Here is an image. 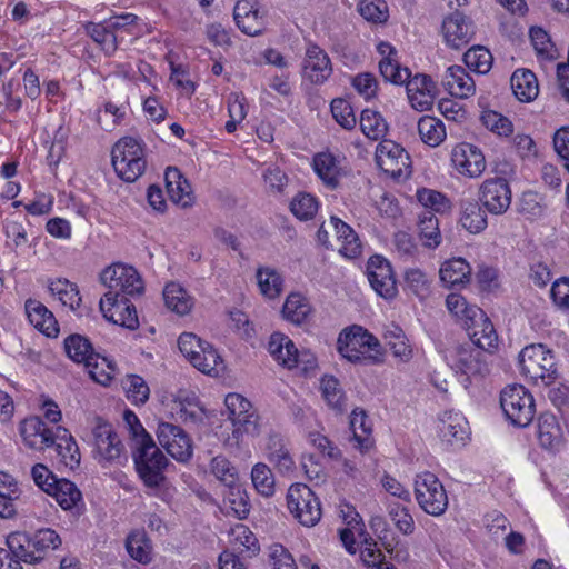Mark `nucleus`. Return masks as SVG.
I'll return each instance as SVG.
<instances>
[{
    "label": "nucleus",
    "instance_id": "603ef678",
    "mask_svg": "<svg viewBox=\"0 0 569 569\" xmlns=\"http://www.w3.org/2000/svg\"><path fill=\"white\" fill-rule=\"evenodd\" d=\"M320 389L323 399L332 409L341 412L345 410L346 396L340 388L339 380L333 376H325L320 381Z\"/></svg>",
    "mask_w": 569,
    "mask_h": 569
},
{
    "label": "nucleus",
    "instance_id": "4d7b16f0",
    "mask_svg": "<svg viewBox=\"0 0 569 569\" xmlns=\"http://www.w3.org/2000/svg\"><path fill=\"white\" fill-rule=\"evenodd\" d=\"M379 71L387 82L397 86L405 84L411 76L408 68H401L398 57L381 59L379 61Z\"/></svg>",
    "mask_w": 569,
    "mask_h": 569
},
{
    "label": "nucleus",
    "instance_id": "9b49d317",
    "mask_svg": "<svg viewBox=\"0 0 569 569\" xmlns=\"http://www.w3.org/2000/svg\"><path fill=\"white\" fill-rule=\"evenodd\" d=\"M96 458L101 461L111 462L120 459L124 447L113 430L112 426L100 417L96 418L92 429Z\"/></svg>",
    "mask_w": 569,
    "mask_h": 569
},
{
    "label": "nucleus",
    "instance_id": "49530a36",
    "mask_svg": "<svg viewBox=\"0 0 569 569\" xmlns=\"http://www.w3.org/2000/svg\"><path fill=\"white\" fill-rule=\"evenodd\" d=\"M49 290L53 296L58 297L63 306L69 307L71 310H76L80 306L81 297L76 283L67 279H57L49 283Z\"/></svg>",
    "mask_w": 569,
    "mask_h": 569
},
{
    "label": "nucleus",
    "instance_id": "bb28decb",
    "mask_svg": "<svg viewBox=\"0 0 569 569\" xmlns=\"http://www.w3.org/2000/svg\"><path fill=\"white\" fill-rule=\"evenodd\" d=\"M268 350L276 361L288 369L298 365V349L291 339L280 332L271 335Z\"/></svg>",
    "mask_w": 569,
    "mask_h": 569
},
{
    "label": "nucleus",
    "instance_id": "20e7f679",
    "mask_svg": "<svg viewBox=\"0 0 569 569\" xmlns=\"http://www.w3.org/2000/svg\"><path fill=\"white\" fill-rule=\"evenodd\" d=\"M111 161L120 179L134 182L147 166L142 142L132 137L121 138L112 148Z\"/></svg>",
    "mask_w": 569,
    "mask_h": 569
},
{
    "label": "nucleus",
    "instance_id": "c9c22d12",
    "mask_svg": "<svg viewBox=\"0 0 569 569\" xmlns=\"http://www.w3.org/2000/svg\"><path fill=\"white\" fill-rule=\"evenodd\" d=\"M467 326L469 329L472 330L469 333L471 343L479 347L486 352L489 349L496 347L498 337L493 328V325L485 313L482 318H477L475 323L468 322Z\"/></svg>",
    "mask_w": 569,
    "mask_h": 569
},
{
    "label": "nucleus",
    "instance_id": "79ce46f5",
    "mask_svg": "<svg viewBox=\"0 0 569 569\" xmlns=\"http://www.w3.org/2000/svg\"><path fill=\"white\" fill-rule=\"evenodd\" d=\"M163 300L168 309L180 316L187 315L192 307L191 299L187 291L174 282L164 287Z\"/></svg>",
    "mask_w": 569,
    "mask_h": 569
},
{
    "label": "nucleus",
    "instance_id": "f704fd0d",
    "mask_svg": "<svg viewBox=\"0 0 569 569\" xmlns=\"http://www.w3.org/2000/svg\"><path fill=\"white\" fill-rule=\"evenodd\" d=\"M268 459L281 473L291 472L295 468L293 458L284 442V440L278 436L272 435L269 437L267 443Z\"/></svg>",
    "mask_w": 569,
    "mask_h": 569
},
{
    "label": "nucleus",
    "instance_id": "37998d69",
    "mask_svg": "<svg viewBox=\"0 0 569 569\" xmlns=\"http://www.w3.org/2000/svg\"><path fill=\"white\" fill-rule=\"evenodd\" d=\"M383 337L396 358H399L403 362L411 359L412 350L407 342L403 330L399 326L395 323L388 326Z\"/></svg>",
    "mask_w": 569,
    "mask_h": 569
},
{
    "label": "nucleus",
    "instance_id": "6e6d98bb",
    "mask_svg": "<svg viewBox=\"0 0 569 569\" xmlns=\"http://www.w3.org/2000/svg\"><path fill=\"white\" fill-rule=\"evenodd\" d=\"M29 540L36 555L43 557L48 550H56L62 543L60 536L51 528L37 530L32 536L29 535Z\"/></svg>",
    "mask_w": 569,
    "mask_h": 569
},
{
    "label": "nucleus",
    "instance_id": "5701e85b",
    "mask_svg": "<svg viewBox=\"0 0 569 569\" xmlns=\"http://www.w3.org/2000/svg\"><path fill=\"white\" fill-rule=\"evenodd\" d=\"M137 17L133 14H123L114 17L103 23H88L86 32L88 36H108L114 33H141L136 23Z\"/></svg>",
    "mask_w": 569,
    "mask_h": 569
},
{
    "label": "nucleus",
    "instance_id": "de8ad7c7",
    "mask_svg": "<svg viewBox=\"0 0 569 569\" xmlns=\"http://www.w3.org/2000/svg\"><path fill=\"white\" fill-rule=\"evenodd\" d=\"M311 307L300 293H291L288 296L283 308V317L295 325H301L310 315Z\"/></svg>",
    "mask_w": 569,
    "mask_h": 569
},
{
    "label": "nucleus",
    "instance_id": "1a4fd4ad",
    "mask_svg": "<svg viewBox=\"0 0 569 569\" xmlns=\"http://www.w3.org/2000/svg\"><path fill=\"white\" fill-rule=\"evenodd\" d=\"M415 495L420 508L431 515L441 516L448 507V497L440 480L431 472L416 476Z\"/></svg>",
    "mask_w": 569,
    "mask_h": 569
},
{
    "label": "nucleus",
    "instance_id": "f03ea898",
    "mask_svg": "<svg viewBox=\"0 0 569 569\" xmlns=\"http://www.w3.org/2000/svg\"><path fill=\"white\" fill-rule=\"evenodd\" d=\"M103 286L108 287L101 300H106L108 306L121 307L120 299H127V296L134 297L143 292V281L138 271L122 263H113L107 267L100 274Z\"/></svg>",
    "mask_w": 569,
    "mask_h": 569
},
{
    "label": "nucleus",
    "instance_id": "4c0bfd02",
    "mask_svg": "<svg viewBox=\"0 0 569 569\" xmlns=\"http://www.w3.org/2000/svg\"><path fill=\"white\" fill-rule=\"evenodd\" d=\"M419 234L425 247L435 249L441 242L439 221L435 213L429 210H422L419 214Z\"/></svg>",
    "mask_w": 569,
    "mask_h": 569
},
{
    "label": "nucleus",
    "instance_id": "8fccbe9b",
    "mask_svg": "<svg viewBox=\"0 0 569 569\" xmlns=\"http://www.w3.org/2000/svg\"><path fill=\"white\" fill-rule=\"evenodd\" d=\"M126 549L129 556L140 563L151 561V547L144 531H133L126 540Z\"/></svg>",
    "mask_w": 569,
    "mask_h": 569
},
{
    "label": "nucleus",
    "instance_id": "c85d7f7f",
    "mask_svg": "<svg viewBox=\"0 0 569 569\" xmlns=\"http://www.w3.org/2000/svg\"><path fill=\"white\" fill-rule=\"evenodd\" d=\"M63 346L67 356L77 363L89 366L91 360L100 358V353L94 351L91 341L82 335L72 333L68 336Z\"/></svg>",
    "mask_w": 569,
    "mask_h": 569
},
{
    "label": "nucleus",
    "instance_id": "ea45409f",
    "mask_svg": "<svg viewBox=\"0 0 569 569\" xmlns=\"http://www.w3.org/2000/svg\"><path fill=\"white\" fill-rule=\"evenodd\" d=\"M418 132L422 142L430 147H438L446 138L443 122L430 116H423L419 119Z\"/></svg>",
    "mask_w": 569,
    "mask_h": 569
},
{
    "label": "nucleus",
    "instance_id": "58836bf2",
    "mask_svg": "<svg viewBox=\"0 0 569 569\" xmlns=\"http://www.w3.org/2000/svg\"><path fill=\"white\" fill-rule=\"evenodd\" d=\"M350 428L352 430V440L355 447L360 451L368 450L371 446L370 433L371 425L368 421L367 413L362 409H355L350 418Z\"/></svg>",
    "mask_w": 569,
    "mask_h": 569
},
{
    "label": "nucleus",
    "instance_id": "a19ab883",
    "mask_svg": "<svg viewBox=\"0 0 569 569\" xmlns=\"http://www.w3.org/2000/svg\"><path fill=\"white\" fill-rule=\"evenodd\" d=\"M561 428L551 413H542L538 419V439L543 448L552 449L561 441Z\"/></svg>",
    "mask_w": 569,
    "mask_h": 569
},
{
    "label": "nucleus",
    "instance_id": "7ed1b4c3",
    "mask_svg": "<svg viewBox=\"0 0 569 569\" xmlns=\"http://www.w3.org/2000/svg\"><path fill=\"white\" fill-rule=\"evenodd\" d=\"M520 372L536 385L549 386L557 375L556 357L542 343L526 346L518 356Z\"/></svg>",
    "mask_w": 569,
    "mask_h": 569
},
{
    "label": "nucleus",
    "instance_id": "9d476101",
    "mask_svg": "<svg viewBox=\"0 0 569 569\" xmlns=\"http://www.w3.org/2000/svg\"><path fill=\"white\" fill-rule=\"evenodd\" d=\"M377 166L388 176L399 179L410 174V156L392 140H382L376 149Z\"/></svg>",
    "mask_w": 569,
    "mask_h": 569
},
{
    "label": "nucleus",
    "instance_id": "f8f14e48",
    "mask_svg": "<svg viewBox=\"0 0 569 569\" xmlns=\"http://www.w3.org/2000/svg\"><path fill=\"white\" fill-rule=\"evenodd\" d=\"M157 437L159 443L176 460L186 462L191 458V440L188 433L179 426L170 422H159Z\"/></svg>",
    "mask_w": 569,
    "mask_h": 569
},
{
    "label": "nucleus",
    "instance_id": "864d4df0",
    "mask_svg": "<svg viewBox=\"0 0 569 569\" xmlns=\"http://www.w3.org/2000/svg\"><path fill=\"white\" fill-rule=\"evenodd\" d=\"M257 281L260 291L269 299L277 298L282 291V278L276 269L259 268L257 270Z\"/></svg>",
    "mask_w": 569,
    "mask_h": 569
},
{
    "label": "nucleus",
    "instance_id": "c756f323",
    "mask_svg": "<svg viewBox=\"0 0 569 569\" xmlns=\"http://www.w3.org/2000/svg\"><path fill=\"white\" fill-rule=\"evenodd\" d=\"M56 451L61 459V462L74 469L80 465V451L78 445L71 433L62 427H56L54 442Z\"/></svg>",
    "mask_w": 569,
    "mask_h": 569
},
{
    "label": "nucleus",
    "instance_id": "c03bdc74",
    "mask_svg": "<svg viewBox=\"0 0 569 569\" xmlns=\"http://www.w3.org/2000/svg\"><path fill=\"white\" fill-rule=\"evenodd\" d=\"M446 306L448 310L456 317L475 323L477 318L483 317V311L475 305H469L465 297L459 293H450L447 296Z\"/></svg>",
    "mask_w": 569,
    "mask_h": 569
},
{
    "label": "nucleus",
    "instance_id": "2f4dec72",
    "mask_svg": "<svg viewBox=\"0 0 569 569\" xmlns=\"http://www.w3.org/2000/svg\"><path fill=\"white\" fill-rule=\"evenodd\" d=\"M440 435L450 443H465L469 428L467 420L459 413L445 412L439 425Z\"/></svg>",
    "mask_w": 569,
    "mask_h": 569
},
{
    "label": "nucleus",
    "instance_id": "dca6fc26",
    "mask_svg": "<svg viewBox=\"0 0 569 569\" xmlns=\"http://www.w3.org/2000/svg\"><path fill=\"white\" fill-rule=\"evenodd\" d=\"M451 162L462 176L478 178L486 170V159L481 150L471 143H459L451 151Z\"/></svg>",
    "mask_w": 569,
    "mask_h": 569
},
{
    "label": "nucleus",
    "instance_id": "423d86ee",
    "mask_svg": "<svg viewBox=\"0 0 569 569\" xmlns=\"http://www.w3.org/2000/svg\"><path fill=\"white\" fill-rule=\"evenodd\" d=\"M500 406L507 419L517 427H527L536 413L533 397L521 385L507 386L500 393Z\"/></svg>",
    "mask_w": 569,
    "mask_h": 569
},
{
    "label": "nucleus",
    "instance_id": "7c9ffc66",
    "mask_svg": "<svg viewBox=\"0 0 569 569\" xmlns=\"http://www.w3.org/2000/svg\"><path fill=\"white\" fill-rule=\"evenodd\" d=\"M460 223L470 233H480L487 226V214L473 199L460 201Z\"/></svg>",
    "mask_w": 569,
    "mask_h": 569
},
{
    "label": "nucleus",
    "instance_id": "2eb2a0df",
    "mask_svg": "<svg viewBox=\"0 0 569 569\" xmlns=\"http://www.w3.org/2000/svg\"><path fill=\"white\" fill-rule=\"evenodd\" d=\"M479 199L492 214L505 213L511 204V189L503 178L487 179L480 187Z\"/></svg>",
    "mask_w": 569,
    "mask_h": 569
},
{
    "label": "nucleus",
    "instance_id": "f3484780",
    "mask_svg": "<svg viewBox=\"0 0 569 569\" xmlns=\"http://www.w3.org/2000/svg\"><path fill=\"white\" fill-rule=\"evenodd\" d=\"M236 24L246 36H261L264 12L257 0H238L233 9Z\"/></svg>",
    "mask_w": 569,
    "mask_h": 569
},
{
    "label": "nucleus",
    "instance_id": "e433bc0d",
    "mask_svg": "<svg viewBox=\"0 0 569 569\" xmlns=\"http://www.w3.org/2000/svg\"><path fill=\"white\" fill-rule=\"evenodd\" d=\"M49 487V495L53 496L59 506L64 510H71L81 502L82 495L70 480L57 478Z\"/></svg>",
    "mask_w": 569,
    "mask_h": 569
},
{
    "label": "nucleus",
    "instance_id": "09e8293b",
    "mask_svg": "<svg viewBox=\"0 0 569 569\" xmlns=\"http://www.w3.org/2000/svg\"><path fill=\"white\" fill-rule=\"evenodd\" d=\"M313 168L319 178L330 188L338 186V166L330 153H318L313 158Z\"/></svg>",
    "mask_w": 569,
    "mask_h": 569
},
{
    "label": "nucleus",
    "instance_id": "cd10ccee",
    "mask_svg": "<svg viewBox=\"0 0 569 569\" xmlns=\"http://www.w3.org/2000/svg\"><path fill=\"white\" fill-rule=\"evenodd\" d=\"M510 86L515 97L521 102H531L539 94V84L536 74L529 69H517L510 78Z\"/></svg>",
    "mask_w": 569,
    "mask_h": 569
},
{
    "label": "nucleus",
    "instance_id": "052dcab7",
    "mask_svg": "<svg viewBox=\"0 0 569 569\" xmlns=\"http://www.w3.org/2000/svg\"><path fill=\"white\" fill-rule=\"evenodd\" d=\"M331 113L336 122L346 130H352L357 124L352 106L343 98H335L330 104Z\"/></svg>",
    "mask_w": 569,
    "mask_h": 569
},
{
    "label": "nucleus",
    "instance_id": "338daca9",
    "mask_svg": "<svg viewBox=\"0 0 569 569\" xmlns=\"http://www.w3.org/2000/svg\"><path fill=\"white\" fill-rule=\"evenodd\" d=\"M127 397L134 405H143L149 399L150 389L142 377L138 375H129L123 381Z\"/></svg>",
    "mask_w": 569,
    "mask_h": 569
},
{
    "label": "nucleus",
    "instance_id": "412c9836",
    "mask_svg": "<svg viewBox=\"0 0 569 569\" xmlns=\"http://www.w3.org/2000/svg\"><path fill=\"white\" fill-rule=\"evenodd\" d=\"M331 72L328 54L317 44L309 43L303 61V76L312 83L320 84L328 80Z\"/></svg>",
    "mask_w": 569,
    "mask_h": 569
},
{
    "label": "nucleus",
    "instance_id": "6ab92c4d",
    "mask_svg": "<svg viewBox=\"0 0 569 569\" xmlns=\"http://www.w3.org/2000/svg\"><path fill=\"white\" fill-rule=\"evenodd\" d=\"M19 431L26 446L31 449L43 450L53 446L56 429L49 428L39 417L21 421Z\"/></svg>",
    "mask_w": 569,
    "mask_h": 569
},
{
    "label": "nucleus",
    "instance_id": "0e129e2a",
    "mask_svg": "<svg viewBox=\"0 0 569 569\" xmlns=\"http://www.w3.org/2000/svg\"><path fill=\"white\" fill-rule=\"evenodd\" d=\"M251 479L254 488L264 497L274 493V478L270 468L264 463H257L251 471Z\"/></svg>",
    "mask_w": 569,
    "mask_h": 569
},
{
    "label": "nucleus",
    "instance_id": "bf43d9fd",
    "mask_svg": "<svg viewBox=\"0 0 569 569\" xmlns=\"http://www.w3.org/2000/svg\"><path fill=\"white\" fill-rule=\"evenodd\" d=\"M292 214L299 220H310L318 211L317 199L308 192H299L290 202Z\"/></svg>",
    "mask_w": 569,
    "mask_h": 569
},
{
    "label": "nucleus",
    "instance_id": "13d9d810",
    "mask_svg": "<svg viewBox=\"0 0 569 569\" xmlns=\"http://www.w3.org/2000/svg\"><path fill=\"white\" fill-rule=\"evenodd\" d=\"M194 368L207 375H218V367L222 365V359L217 350L208 342L201 352L193 358L191 363Z\"/></svg>",
    "mask_w": 569,
    "mask_h": 569
},
{
    "label": "nucleus",
    "instance_id": "6e6552de",
    "mask_svg": "<svg viewBox=\"0 0 569 569\" xmlns=\"http://www.w3.org/2000/svg\"><path fill=\"white\" fill-rule=\"evenodd\" d=\"M287 506L302 526L313 527L321 519L322 512L319 498L307 485L295 483L289 487Z\"/></svg>",
    "mask_w": 569,
    "mask_h": 569
},
{
    "label": "nucleus",
    "instance_id": "aec40b11",
    "mask_svg": "<svg viewBox=\"0 0 569 569\" xmlns=\"http://www.w3.org/2000/svg\"><path fill=\"white\" fill-rule=\"evenodd\" d=\"M408 99L413 109L418 111L429 110L435 100L436 83L427 74H416L406 82Z\"/></svg>",
    "mask_w": 569,
    "mask_h": 569
},
{
    "label": "nucleus",
    "instance_id": "72a5a7b5",
    "mask_svg": "<svg viewBox=\"0 0 569 569\" xmlns=\"http://www.w3.org/2000/svg\"><path fill=\"white\" fill-rule=\"evenodd\" d=\"M440 280L447 288L463 284L469 281L471 268L462 258L446 261L439 271Z\"/></svg>",
    "mask_w": 569,
    "mask_h": 569
},
{
    "label": "nucleus",
    "instance_id": "e2e57ef3",
    "mask_svg": "<svg viewBox=\"0 0 569 569\" xmlns=\"http://www.w3.org/2000/svg\"><path fill=\"white\" fill-rule=\"evenodd\" d=\"M84 367L90 377L102 386H108L116 372V363L101 355L99 359L91 360V363Z\"/></svg>",
    "mask_w": 569,
    "mask_h": 569
},
{
    "label": "nucleus",
    "instance_id": "3c124183",
    "mask_svg": "<svg viewBox=\"0 0 569 569\" xmlns=\"http://www.w3.org/2000/svg\"><path fill=\"white\" fill-rule=\"evenodd\" d=\"M466 66L480 74H486L492 66V54L483 46H472L463 54Z\"/></svg>",
    "mask_w": 569,
    "mask_h": 569
},
{
    "label": "nucleus",
    "instance_id": "39448f33",
    "mask_svg": "<svg viewBox=\"0 0 569 569\" xmlns=\"http://www.w3.org/2000/svg\"><path fill=\"white\" fill-rule=\"evenodd\" d=\"M141 441L142 445L138 449H132L136 469L147 487L157 488L164 480L163 470L168 465V459L152 438H144Z\"/></svg>",
    "mask_w": 569,
    "mask_h": 569
},
{
    "label": "nucleus",
    "instance_id": "680f3d73",
    "mask_svg": "<svg viewBox=\"0 0 569 569\" xmlns=\"http://www.w3.org/2000/svg\"><path fill=\"white\" fill-rule=\"evenodd\" d=\"M406 289L423 299L430 293V281L427 274L419 268H410L405 272Z\"/></svg>",
    "mask_w": 569,
    "mask_h": 569
},
{
    "label": "nucleus",
    "instance_id": "0eeeda50",
    "mask_svg": "<svg viewBox=\"0 0 569 569\" xmlns=\"http://www.w3.org/2000/svg\"><path fill=\"white\" fill-rule=\"evenodd\" d=\"M486 351L469 341L447 349L445 355L451 369L468 377L487 375L489 372ZM466 381H469V378Z\"/></svg>",
    "mask_w": 569,
    "mask_h": 569
},
{
    "label": "nucleus",
    "instance_id": "a878e982",
    "mask_svg": "<svg viewBox=\"0 0 569 569\" xmlns=\"http://www.w3.org/2000/svg\"><path fill=\"white\" fill-rule=\"evenodd\" d=\"M121 307L108 306L106 300H100L99 307L103 317L114 325H120L127 329L134 330L139 327V320L136 307L129 303L128 299H120Z\"/></svg>",
    "mask_w": 569,
    "mask_h": 569
},
{
    "label": "nucleus",
    "instance_id": "f257e3e1",
    "mask_svg": "<svg viewBox=\"0 0 569 569\" xmlns=\"http://www.w3.org/2000/svg\"><path fill=\"white\" fill-rule=\"evenodd\" d=\"M380 342L368 330L353 325L343 329L337 340L338 352L352 363L375 365L382 362Z\"/></svg>",
    "mask_w": 569,
    "mask_h": 569
},
{
    "label": "nucleus",
    "instance_id": "4be33fe9",
    "mask_svg": "<svg viewBox=\"0 0 569 569\" xmlns=\"http://www.w3.org/2000/svg\"><path fill=\"white\" fill-rule=\"evenodd\" d=\"M446 90L453 97L469 98L476 92V84L471 76L461 66H451L442 79Z\"/></svg>",
    "mask_w": 569,
    "mask_h": 569
},
{
    "label": "nucleus",
    "instance_id": "473e14b6",
    "mask_svg": "<svg viewBox=\"0 0 569 569\" xmlns=\"http://www.w3.org/2000/svg\"><path fill=\"white\" fill-rule=\"evenodd\" d=\"M330 230L333 231L338 240L342 241L339 252L348 258H356L361 249L357 233L346 222L332 216L328 222Z\"/></svg>",
    "mask_w": 569,
    "mask_h": 569
},
{
    "label": "nucleus",
    "instance_id": "b1692460",
    "mask_svg": "<svg viewBox=\"0 0 569 569\" xmlns=\"http://www.w3.org/2000/svg\"><path fill=\"white\" fill-rule=\"evenodd\" d=\"M167 192L170 199L187 208L192 204L193 197L189 181L182 176L179 169L169 167L164 173Z\"/></svg>",
    "mask_w": 569,
    "mask_h": 569
},
{
    "label": "nucleus",
    "instance_id": "4468645a",
    "mask_svg": "<svg viewBox=\"0 0 569 569\" xmlns=\"http://www.w3.org/2000/svg\"><path fill=\"white\" fill-rule=\"evenodd\" d=\"M367 276L372 289L385 299L396 297L397 282L387 259L381 256H372L367 264Z\"/></svg>",
    "mask_w": 569,
    "mask_h": 569
},
{
    "label": "nucleus",
    "instance_id": "774afa93",
    "mask_svg": "<svg viewBox=\"0 0 569 569\" xmlns=\"http://www.w3.org/2000/svg\"><path fill=\"white\" fill-rule=\"evenodd\" d=\"M388 512L395 526L403 535H411L415 530V521L407 507L399 502L388 505Z\"/></svg>",
    "mask_w": 569,
    "mask_h": 569
},
{
    "label": "nucleus",
    "instance_id": "5fc2aeb1",
    "mask_svg": "<svg viewBox=\"0 0 569 569\" xmlns=\"http://www.w3.org/2000/svg\"><path fill=\"white\" fill-rule=\"evenodd\" d=\"M475 32L471 19L460 11L452 12L442 21L443 36H473Z\"/></svg>",
    "mask_w": 569,
    "mask_h": 569
},
{
    "label": "nucleus",
    "instance_id": "393cba45",
    "mask_svg": "<svg viewBox=\"0 0 569 569\" xmlns=\"http://www.w3.org/2000/svg\"><path fill=\"white\" fill-rule=\"evenodd\" d=\"M26 312L29 321L47 337H57L59 333L58 322L53 313L40 301L29 299L26 302Z\"/></svg>",
    "mask_w": 569,
    "mask_h": 569
},
{
    "label": "nucleus",
    "instance_id": "ddd939ff",
    "mask_svg": "<svg viewBox=\"0 0 569 569\" xmlns=\"http://www.w3.org/2000/svg\"><path fill=\"white\" fill-rule=\"evenodd\" d=\"M224 402L229 411V419L232 421V435L236 439L243 435L254 436L258 433L257 417L249 413L251 403L246 398L239 393H229Z\"/></svg>",
    "mask_w": 569,
    "mask_h": 569
},
{
    "label": "nucleus",
    "instance_id": "69168bd1",
    "mask_svg": "<svg viewBox=\"0 0 569 569\" xmlns=\"http://www.w3.org/2000/svg\"><path fill=\"white\" fill-rule=\"evenodd\" d=\"M417 199L423 206V210L432 213H443L450 209V201L439 191L421 189L417 191Z\"/></svg>",
    "mask_w": 569,
    "mask_h": 569
},
{
    "label": "nucleus",
    "instance_id": "a18cd8bd",
    "mask_svg": "<svg viewBox=\"0 0 569 569\" xmlns=\"http://www.w3.org/2000/svg\"><path fill=\"white\" fill-rule=\"evenodd\" d=\"M360 129L367 138L379 140L387 133L388 123L378 111L365 109L360 117Z\"/></svg>",
    "mask_w": 569,
    "mask_h": 569
},
{
    "label": "nucleus",
    "instance_id": "a211bd4d",
    "mask_svg": "<svg viewBox=\"0 0 569 569\" xmlns=\"http://www.w3.org/2000/svg\"><path fill=\"white\" fill-rule=\"evenodd\" d=\"M6 543L10 552L6 569H23L21 562L37 565L43 560L42 555H36V551H33L29 535L26 532H11L7 537Z\"/></svg>",
    "mask_w": 569,
    "mask_h": 569
}]
</instances>
